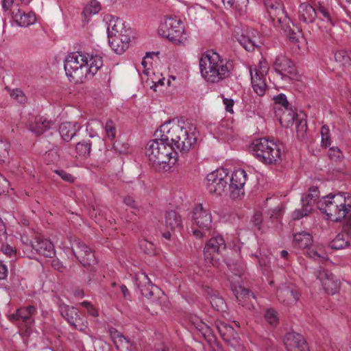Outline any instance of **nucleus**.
Listing matches in <instances>:
<instances>
[{
    "mask_svg": "<svg viewBox=\"0 0 351 351\" xmlns=\"http://www.w3.org/2000/svg\"><path fill=\"white\" fill-rule=\"evenodd\" d=\"M335 59L337 62H339L343 66L349 64L351 62V51H347L345 50L337 51L335 53Z\"/></svg>",
    "mask_w": 351,
    "mask_h": 351,
    "instance_id": "obj_43",
    "label": "nucleus"
},
{
    "mask_svg": "<svg viewBox=\"0 0 351 351\" xmlns=\"http://www.w3.org/2000/svg\"><path fill=\"white\" fill-rule=\"evenodd\" d=\"M280 27L287 34L292 42L296 43L298 41L297 34L301 32V29L299 27L295 26L297 32L291 27L290 22L284 23L280 25Z\"/></svg>",
    "mask_w": 351,
    "mask_h": 351,
    "instance_id": "obj_42",
    "label": "nucleus"
},
{
    "mask_svg": "<svg viewBox=\"0 0 351 351\" xmlns=\"http://www.w3.org/2000/svg\"><path fill=\"white\" fill-rule=\"evenodd\" d=\"M158 32L160 36L174 43H183L186 40L183 23L176 17H169L160 25Z\"/></svg>",
    "mask_w": 351,
    "mask_h": 351,
    "instance_id": "obj_7",
    "label": "nucleus"
},
{
    "mask_svg": "<svg viewBox=\"0 0 351 351\" xmlns=\"http://www.w3.org/2000/svg\"><path fill=\"white\" fill-rule=\"evenodd\" d=\"M263 217L262 214L261 213H256L252 219L254 225L258 228V230L261 229V225L262 223Z\"/></svg>",
    "mask_w": 351,
    "mask_h": 351,
    "instance_id": "obj_58",
    "label": "nucleus"
},
{
    "mask_svg": "<svg viewBox=\"0 0 351 351\" xmlns=\"http://www.w3.org/2000/svg\"><path fill=\"white\" fill-rule=\"evenodd\" d=\"M8 276V269L5 265L0 261V280H4Z\"/></svg>",
    "mask_w": 351,
    "mask_h": 351,
    "instance_id": "obj_61",
    "label": "nucleus"
},
{
    "mask_svg": "<svg viewBox=\"0 0 351 351\" xmlns=\"http://www.w3.org/2000/svg\"><path fill=\"white\" fill-rule=\"evenodd\" d=\"M274 70L282 76V79H294L297 75L295 65L286 56H277L272 64Z\"/></svg>",
    "mask_w": 351,
    "mask_h": 351,
    "instance_id": "obj_13",
    "label": "nucleus"
},
{
    "mask_svg": "<svg viewBox=\"0 0 351 351\" xmlns=\"http://www.w3.org/2000/svg\"><path fill=\"white\" fill-rule=\"evenodd\" d=\"M82 52L72 53L65 59L64 62L66 75L71 82H82L86 78V64Z\"/></svg>",
    "mask_w": 351,
    "mask_h": 351,
    "instance_id": "obj_6",
    "label": "nucleus"
},
{
    "mask_svg": "<svg viewBox=\"0 0 351 351\" xmlns=\"http://www.w3.org/2000/svg\"><path fill=\"white\" fill-rule=\"evenodd\" d=\"M209 231V230H202L199 228L197 229H193V234L194 237H195L197 239H202L204 237L206 233V232Z\"/></svg>",
    "mask_w": 351,
    "mask_h": 351,
    "instance_id": "obj_60",
    "label": "nucleus"
},
{
    "mask_svg": "<svg viewBox=\"0 0 351 351\" xmlns=\"http://www.w3.org/2000/svg\"><path fill=\"white\" fill-rule=\"evenodd\" d=\"M69 241L71 244V251L75 257L83 267L92 270L97 263L95 252L75 237L71 236Z\"/></svg>",
    "mask_w": 351,
    "mask_h": 351,
    "instance_id": "obj_8",
    "label": "nucleus"
},
{
    "mask_svg": "<svg viewBox=\"0 0 351 351\" xmlns=\"http://www.w3.org/2000/svg\"><path fill=\"white\" fill-rule=\"evenodd\" d=\"M84 61L86 62V78L88 74L93 76L97 73L103 65L102 57L99 55L84 53Z\"/></svg>",
    "mask_w": 351,
    "mask_h": 351,
    "instance_id": "obj_23",
    "label": "nucleus"
},
{
    "mask_svg": "<svg viewBox=\"0 0 351 351\" xmlns=\"http://www.w3.org/2000/svg\"><path fill=\"white\" fill-rule=\"evenodd\" d=\"M123 202L128 206L131 208H135V201L134 199L130 197V196H126L123 199Z\"/></svg>",
    "mask_w": 351,
    "mask_h": 351,
    "instance_id": "obj_64",
    "label": "nucleus"
},
{
    "mask_svg": "<svg viewBox=\"0 0 351 351\" xmlns=\"http://www.w3.org/2000/svg\"><path fill=\"white\" fill-rule=\"evenodd\" d=\"M123 23L121 19H117L115 21H110L107 29L108 38H112L113 36H117V35L119 34L120 33H123Z\"/></svg>",
    "mask_w": 351,
    "mask_h": 351,
    "instance_id": "obj_36",
    "label": "nucleus"
},
{
    "mask_svg": "<svg viewBox=\"0 0 351 351\" xmlns=\"http://www.w3.org/2000/svg\"><path fill=\"white\" fill-rule=\"evenodd\" d=\"M223 104L226 106V110L227 112H229L230 113H233V106H234V101L232 99H228L224 98Z\"/></svg>",
    "mask_w": 351,
    "mask_h": 351,
    "instance_id": "obj_59",
    "label": "nucleus"
},
{
    "mask_svg": "<svg viewBox=\"0 0 351 351\" xmlns=\"http://www.w3.org/2000/svg\"><path fill=\"white\" fill-rule=\"evenodd\" d=\"M136 281L138 282H137V286L141 294L147 298L153 296L154 289H158L157 287L152 285L147 276L144 274L138 276L136 278Z\"/></svg>",
    "mask_w": 351,
    "mask_h": 351,
    "instance_id": "obj_27",
    "label": "nucleus"
},
{
    "mask_svg": "<svg viewBox=\"0 0 351 351\" xmlns=\"http://www.w3.org/2000/svg\"><path fill=\"white\" fill-rule=\"evenodd\" d=\"M92 143L90 140L82 141L76 144L75 149L78 155L86 158L90 155Z\"/></svg>",
    "mask_w": 351,
    "mask_h": 351,
    "instance_id": "obj_41",
    "label": "nucleus"
},
{
    "mask_svg": "<svg viewBox=\"0 0 351 351\" xmlns=\"http://www.w3.org/2000/svg\"><path fill=\"white\" fill-rule=\"evenodd\" d=\"M105 130L107 136L111 139L114 138L116 135L115 124L112 120H108L105 125Z\"/></svg>",
    "mask_w": 351,
    "mask_h": 351,
    "instance_id": "obj_53",
    "label": "nucleus"
},
{
    "mask_svg": "<svg viewBox=\"0 0 351 351\" xmlns=\"http://www.w3.org/2000/svg\"><path fill=\"white\" fill-rule=\"evenodd\" d=\"M198 331H199L204 337L210 335H213L215 331L213 326L211 327L204 323L203 321L200 322L197 326L195 327Z\"/></svg>",
    "mask_w": 351,
    "mask_h": 351,
    "instance_id": "obj_50",
    "label": "nucleus"
},
{
    "mask_svg": "<svg viewBox=\"0 0 351 351\" xmlns=\"http://www.w3.org/2000/svg\"><path fill=\"white\" fill-rule=\"evenodd\" d=\"M282 145L266 138L255 139L250 147V151L265 164H277L281 160Z\"/></svg>",
    "mask_w": 351,
    "mask_h": 351,
    "instance_id": "obj_5",
    "label": "nucleus"
},
{
    "mask_svg": "<svg viewBox=\"0 0 351 351\" xmlns=\"http://www.w3.org/2000/svg\"><path fill=\"white\" fill-rule=\"evenodd\" d=\"M108 42L112 49L118 54L123 53L127 49L126 44H121L117 36H113L112 38H108Z\"/></svg>",
    "mask_w": 351,
    "mask_h": 351,
    "instance_id": "obj_45",
    "label": "nucleus"
},
{
    "mask_svg": "<svg viewBox=\"0 0 351 351\" xmlns=\"http://www.w3.org/2000/svg\"><path fill=\"white\" fill-rule=\"evenodd\" d=\"M81 129V125L77 123L64 122L59 127V132L62 138L66 142L70 141Z\"/></svg>",
    "mask_w": 351,
    "mask_h": 351,
    "instance_id": "obj_25",
    "label": "nucleus"
},
{
    "mask_svg": "<svg viewBox=\"0 0 351 351\" xmlns=\"http://www.w3.org/2000/svg\"><path fill=\"white\" fill-rule=\"evenodd\" d=\"M232 64L222 58L213 50H208L199 59V69L202 76L210 83H218L228 78L231 73Z\"/></svg>",
    "mask_w": 351,
    "mask_h": 351,
    "instance_id": "obj_2",
    "label": "nucleus"
},
{
    "mask_svg": "<svg viewBox=\"0 0 351 351\" xmlns=\"http://www.w3.org/2000/svg\"><path fill=\"white\" fill-rule=\"evenodd\" d=\"M267 12L275 26L280 25L286 22H291L288 17L283 3L279 0H264Z\"/></svg>",
    "mask_w": 351,
    "mask_h": 351,
    "instance_id": "obj_12",
    "label": "nucleus"
},
{
    "mask_svg": "<svg viewBox=\"0 0 351 351\" xmlns=\"http://www.w3.org/2000/svg\"><path fill=\"white\" fill-rule=\"evenodd\" d=\"M36 313V308L33 305L19 308L16 313L9 315L8 319L12 322H16L19 327L24 326L26 331L31 328L34 322L33 315Z\"/></svg>",
    "mask_w": 351,
    "mask_h": 351,
    "instance_id": "obj_14",
    "label": "nucleus"
},
{
    "mask_svg": "<svg viewBox=\"0 0 351 351\" xmlns=\"http://www.w3.org/2000/svg\"><path fill=\"white\" fill-rule=\"evenodd\" d=\"M10 145L7 141L0 140V159L4 160L8 156Z\"/></svg>",
    "mask_w": 351,
    "mask_h": 351,
    "instance_id": "obj_54",
    "label": "nucleus"
},
{
    "mask_svg": "<svg viewBox=\"0 0 351 351\" xmlns=\"http://www.w3.org/2000/svg\"><path fill=\"white\" fill-rule=\"evenodd\" d=\"M319 191L317 186H312L309 188L308 193L303 195L302 197V204L308 205L313 209V206L319 197Z\"/></svg>",
    "mask_w": 351,
    "mask_h": 351,
    "instance_id": "obj_38",
    "label": "nucleus"
},
{
    "mask_svg": "<svg viewBox=\"0 0 351 351\" xmlns=\"http://www.w3.org/2000/svg\"><path fill=\"white\" fill-rule=\"evenodd\" d=\"M322 144L324 147H328L331 144L330 130L328 127L324 125L321 129Z\"/></svg>",
    "mask_w": 351,
    "mask_h": 351,
    "instance_id": "obj_49",
    "label": "nucleus"
},
{
    "mask_svg": "<svg viewBox=\"0 0 351 351\" xmlns=\"http://www.w3.org/2000/svg\"><path fill=\"white\" fill-rule=\"evenodd\" d=\"M315 275L320 280L326 291L331 295L337 292L340 282L335 276L328 271L322 269L315 270Z\"/></svg>",
    "mask_w": 351,
    "mask_h": 351,
    "instance_id": "obj_16",
    "label": "nucleus"
},
{
    "mask_svg": "<svg viewBox=\"0 0 351 351\" xmlns=\"http://www.w3.org/2000/svg\"><path fill=\"white\" fill-rule=\"evenodd\" d=\"M257 37L256 36H250L242 34L238 39L239 43L248 51H253L257 45Z\"/></svg>",
    "mask_w": 351,
    "mask_h": 351,
    "instance_id": "obj_39",
    "label": "nucleus"
},
{
    "mask_svg": "<svg viewBox=\"0 0 351 351\" xmlns=\"http://www.w3.org/2000/svg\"><path fill=\"white\" fill-rule=\"evenodd\" d=\"M112 335V338L114 339V344L116 345L117 348L119 347V346L117 345V342L116 341V339H117L119 340V342H121V343H123V342H125L127 346H129L130 345V341L129 339L126 338L125 336H123L121 333H120L118 331H115L114 333Z\"/></svg>",
    "mask_w": 351,
    "mask_h": 351,
    "instance_id": "obj_55",
    "label": "nucleus"
},
{
    "mask_svg": "<svg viewBox=\"0 0 351 351\" xmlns=\"http://www.w3.org/2000/svg\"><path fill=\"white\" fill-rule=\"evenodd\" d=\"M56 173L63 180L72 183L75 180V178L70 173L66 172L64 170H56Z\"/></svg>",
    "mask_w": 351,
    "mask_h": 351,
    "instance_id": "obj_57",
    "label": "nucleus"
},
{
    "mask_svg": "<svg viewBox=\"0 0 351 351\" xmlns=\"http://www.w3.org/2000/svg\"><path fill=\"white\" fill-rule=\"evenodd\" d=\"M12 14L15 21L22 27H27L32 25L36 20L35 14L32 12L25 13L24 11L17 9L16 10H13Z\"/></svg>",
    "mask_w": 351,
    "mask_h": 351,
    "instance_id": "obj_28",
    "label": "nucleus"
},
{
    "mask_svg": "<svg viewBox=\"0 0 351 351\" xmlns=\"http://www.w3.org/2000/svg\"><path fill=\"white\" fill-rule=\"evenodd\" d=\"M313 243V237L307 232H300L294 234L293 244L295 247L305 249Z\"/></svg>",
    "mask_w": 351,
    "mask_h": 351,
    "instance_id": "obj_29",
    "label": "nucleus"
},
{
    "mask_svg": "<svg viewBox=\"0 0 351 351\" xmlns=\"http://www.w3.org/2000/svg\"><path fill=\"white\" fill-rule=\"evenodd\" d=\"M313 209L310 207L309 204L306 205L302 204V208L301 209H297L292 213V218L293 220H299L304 217L307 216Z\"/></svg>",
    "mask_w": 351,
    "mask_h": 351,
    "instance_id": "obj_46",
    "label": "nucleus"
},
{
    "mask_svg": "<svg viewBox=\"0 0 351 351\" xmlns=\"http://www.w3.org/2000/svg\"><path fill=\"white\" fill-rule=\"evenodd\" d=\"M284 343L288 351H308L305 339L295 332H287L284 337Z\"/></svg>",
    "mask_w": 351,
    "mask_h": 351,
    "instance_id": "obj_19",
    "label": "nucleus"
},
{
    "mask_svg": "<svg viewBox=\"0 0 351 351\" xmlns=\"http://www.w3.org/2000/svg\"><path fill=\"white\" fill-rule=\"evenodd\" d=\"M232 291L237 300L242 305H245L247 302V300L250 299V297L255 298L254 293L251 292L248 289H246L243 287L239 286L235 287Z\"/></svg>",
    "mask_w": 351,
    "mask_h": 351,
    "instance_id": "obj_35",
    "label": "nucleus"
},
{
    "mask_svg": "<svg viewBox=\"0 0 351 351\" xmlns=\"http://www.w3.org/2000/svg\"><path fill=\"white\" fill-rule=\"evenodd\" d=\"M252 84L254 90L259 96H263L266 90L267 85L265 80L262 79L257 71L255 72V75H253L252 71L250 72Z\"/></svg>",
    "mask_w": 351,
    "mask_h": 351,
    "instance_id": "obj_33",
    "label": "nucleus"
},
{
    "mask_svg": "<svg viewBox=\"0 0 351 351\" xmlns=\"http://www.w3.org/2000/svg\"><path fill=\"white\" fill-rule=\"evenodd\" d=\"M224 5L233 9L239 15H243L247 10L249 0H221Z\"/></svg>",
    "mask_w": 351,
    "mask_h": 351,
    "instance_id": "obj_32",
    "label": "nucleus"
},
{
    "mask_svg": "<svg viewBox=\"0 0 351 351\" xmlns=\"http://www.w3.org/2000/svg\"><path fill=\"white\" fill-rule=\"evenodd\" d=\"M10 96L20 104H24L27 101V97L23 92L19 89H14L10 93Z\"/></svg>",
    "mask_w": 351,
    "mask_h": 351,
    "instance_id": "obj_52",
    "label": "nucleus"
},
{
    "mask_svg": "<svg viewBox=\"0 0 351 351\" xmlns=\"http://www.w3.org/2000/svg\"><path fill=\"white\" fill-rule=\"evenodd\" d=\"M296 135L300 141H304L306 138V132L308 130L307 121L305 119V114L297 116L295 121Z\"/></svg>",
    "mask_w": 351,
    "mask_h": 351,
    "instance_id": "obj_34",
    "label": "nucleus"
},
{
    "mask_svg": "<svg viewBox=\"0 0 351 351\" xmlns=\"http://www.w3.org/2000/svg\"><path fill=\"white\" fill-rule=\"evenodd\" d=\"M140 248L148 255H154L156 252V247L154 244L145 239H143L139 243Z\"/></svg>",
    "mask_w": 351,
    "mask_h": 351,
    "instance_id": "obj_47",
    "label": "nucleus"
},
{
    "mask_svg": "<svg viewBox=\"0 0 351 351\" xmlns=\"http://www.w3.org/2000/svg\"><path fill=\"white\" fill-rule=\"evenodd\" d=\"M55 127V123L44 117H36L27 125L28 130L36 136H40Z\"/></svg>",
    "mask_w": 351,
    "mask_h": 351,
    "instance_id": "obj_22",
    "label": "nucleus"
},
{
    "mask_svg": "<svg viewBox=\"0 0 351 351\" xmlns=\"http://www.w3.org/2000/svg\"><path fill=\"white\" fill-rule=\"evenodd\" d=\"M316 10L317 15L320 14L323 16V17L319 18L322 21H326L330 23H332L328 10L326 8L321 4H319V6L316 8Z\"/></svg>",
    "mask_w": 351,
    "mask_h": 351,
    "instance_id": "obj_51",
    "label": "nucleus"
},
{
    "mask_svg": "<svg viewBox=\"0 0 351 351\" xmlns=\"http://www.w3.org/2000/svg\"><path fill=\"white\" fill-rule=\"evenodd\" d=\"M32 248L38 254L47 258H52L56 254L53 243L48 239H37L32 243Z\"/></svg>",
    "mask_w": 351,
    "mask_h": 351,
    "instance_id": "obj_24",
    "label": "nucleus"
},
{
    "mask_svg": "<svg viewBox=\"0 0 351 351\" xmlns=\"http://www.w3.org/2000/svg\"><path fill=\"white\" fill-rule=\"evenodd\" d=\"M166 227L171 230L182 228V220L180 216L174 210H170L165 215Z\"/></svg>",
    "mask_w": 351,
    "mask_h": 351,
    "instance_id": "obj_30",
    "label": "nucleus"
},
{
    "mask_svg": "<svg viewBox=\"0 0 351 351\" xmlns=\"http://www.w3.org/2000/svg\"><path fill=\"white\" fill-rule=\"evenodd\" d=\"M101 10L100 3L97 0H91L90 4L86 6L82 12L84 21H88V18L93 15L98 13Z\"/></svg>",
    "mask_w": 351,
    "mask_h": 351,
    "instance_id": "obj_40",
    "label": "nucleus"
},
{
    "mask_svg": "<svg viewBox=\"0 0 351 351\" xmlns=\"http://www.w3.org/2000/svg\"><path fill=\"white\" fill-rule=\"evenodd\" d=\"M351 238V215L346 219L341 232L332 240L329 246L334 250H342L350 246L348 238Z\"/></svg>",
    "mask_w": 351,
    "mask_h": 351,
    "instance_id": "obj_17",
    "label": "nucleus"
},
{
    "mask_svg": "<svg viewBox=\"0 0 351 351\" xmlns=\"http://www.w3.org/2000/svg\"><path fill=\"white\" fill-rule=\"evenodd\" d=\"M214 330L215 329L221 337L227 343L234 345L238 343L239 339L238 333L230 325L217 320L215 322L213 326Z\"/></svg>",
    "mask_w": 351,
    "mask_h": 351,
    "instance_id": "obj_21",
    "label": "nucleus"
},
{
    "mask_svg": "<svg viewBox=\"0 0 351 351\" xmlns=\"http://www.w3.org/2000/svg\"><path fill=\"white\" fill-rule=\"evenodd\" d=\"M1 251L9 256H11L12 254H15V250L13 249V247L8 245L5 246L3 245L1 248Z\"/></svg>",
    "mask_w": 351,
    "mask_h": 351,
    "instance_id": "obj_63",
    "label": "nucleus"
},
{
    "mask_svg": "<svg viewBox=\"0 0 351 351\" xmlns=\"http://www.w3.org/2000/svg\"><path fill=\"white\" fill-rule=\"evenodd\" d=\"M317 208L331 220L341 221L351 210V197L346 193H330L318 202Z\"/></svg>",
    "mask_w": 351,
    "mask_h": 351,
    "instance_id": "obj_4",
    "label": "nucleus"
},
{
    "mask_svg": "<svg viewBox=\"0 0 351 351\" xmlns=\"http://www.w3.org/2000/svg\"><path fill=\"white\" fill-rule=\"evenodd\" d=\"M155 139L149 141L145 147V154L153 166L164 165H173L177 160V152L167 141H163V133H160V130H156Z\"/></svg>",
    "mask_w": 351,
    "mask_h": 351,
    "instance_id": "obj_3",
    "label": "nucleus"
},
{
    "mask_svg": "<svg viewBox=\"0 0 351 351\" xmlns=\"http://www.w3.org/2000/svg\"><path fill=\"white\" fill-rule=\"evenodd\" d=\"M230 176L226 169H217L207 175L206 188L210 193L221 195L228 187Z\"/></svg>",
    "mask_w": 351,
    "mask_h": 351,
    "instance_id": "obj_9",
    "label": "nucleus"
},
{
    "mask_svg": "<svg viewBox=\"0 0 351 351\" xmlns=\"http://www.w3.org/2000/svg\"><path fill=\"white\" fill-rule=\"evenodd\" d=\"M247 174L243 169H238L230 176L228 184L230 191V197L238 199L244 195L243 186L247 180Z\"/></svg>",
    "mask_w": 351,
    "mask_h": 351,
    "instance_id": "obj_15",
    "label": "nucleus"
},
{
    "mask_svg": "<svg viewBox=\"0 0 351 351\" xmlns=\"http://www.w3.org/2000/svg\"><path fill=\"white\" fill-rule=\"evenodd\" d=\"M284 109L279 118V121L283 127L289 128L296 121L297 116H301L302 114H296L291 106Z\"/></svg>",
    "mask_w": 351,
    "mask_h": 351,
    "instance_id": "obj_31",
    "label": "nucleus"
},
{
    "mask_svg": "<svg viewBox=\"0 0 351 351\" xmlns=\"http://www.w3.org/2000/svg\"><path fill=\"white\" fill-rule=\"evenodd\" d=\"M276 297L281 303L291 305L298 300L299 293L293 285H282L277 289Z\"/></svg>",
    "mask_w": 351,
    "mask_h": 351,
    "instance_id": "obj_20",
    "label": "nucleus"
},
{
    "mask_svg": "<svg viewBox=\"0 0 351 351\" xmlns=\"http://www.w3.org/2000/svg\"><path fill=\"white\" fill-rule=\"evenodd\" d=\"M226 249L225 240L221 235L211 237L206 243L204 249V260L215 267L219 266V260L215 258L216 254H222Z\"/></svg>",
    "mask_w": 351,
    "mask_h": 351,
    "instance_id": "obj_10",
    "label": "nucleus"
},
{
    "mask_svg": "<svg viewBox=\"0 0 351 351\" xmlns=\"http://www.w3.org/2000/svg\"><path fill=\"white\" fill-rule=\"evenodd\" d=\"M299 19L305 23H313L317 18L316 8L308 3H302L299 6Z\"/></svg>",
    "mask_w": 351,
    "mask_h": 351,
    "instance_id": "obj_26",
    "label": "nucleus"
},
{
    "mask_svg": "<svg viewBox=\"0 0 351 351\" xmlns=\"http://www.w3.org/2000/svg\"><path fill=\"white\" fill-rule=\"evenodd\" d=\"M59 310L61 315L73 328L86 332L88 328V322L84 315L80 314L77 308L65 304H60Z\"/></svg>",
    "mask_w": 351,
    "mask_h": 351,
    "instance_id": "obj_11",
    "label": "nucleus"
},
{
    "mask_svg": "<svg viewBox=\"0 0 351 351\" xmlns=\"http://www.w3.org/2000/svg\"><path fill=\"white\" fill-rule=\"evenodd\" d=\"M160 133H163L162 140L168 141L177 152L178 158L193 149L197 142V129L193 125L183 126L168 121L160 127Z\"/></svg>",
    "mask_w": 351,
    "mask_h": 351,
    "instance_id": "obj_1",
    "label": "nucleus"
},
{
    "mask_svg": "<svg viewBox=\"0 0 351 351\" xmlns=\"http://www.w3.org/2000/svg\"><path fill=\"white\" fill-rule=\"evenodd\" d=\"M275 102L277 104H280L284 108L291 106L290 104L287 99L286 95L281 93L274 97Z\"/></svg>",
    "mask_w": 351,
    "mask_h": 351,
    "instance_id": "obj_56",
    "label": "nucleus"
},
{
    "mask_svg": "<svg viewBox=\"0 0 351 351\" xmlns=\"http://www.w3.org/2000/svg\"><path fill=\"white\" fill-rule=\"evenodd\" d=\"M328 156L331 160L335 162H340L343 159V154L338 147H331L328 150Z\"/></svg>",
    "mask_w": 351,
    "mask_h": 351,
    "instance_id": "obj_48",
    "label": "nucleus"
},
{
    "mask_svg": "<svg viewBox=\"0 0 351 351\" xmlns=\"http://www.w3.org/2000/svg\"><path fill=\"white\" fill-rule=\"evenodd\" d=\"M117 38L119 39L121 44H126L127 49L128 48V44L130 42V38L128 36L123 35V33H120L117 35Z\"/></svg>",
    "mask_w": 351,
    "mask_h": 351,
    "instance_id": "obj_62",
    "label": "nucleus"
},
{
    "mask_svg": "<svg viewBox=\"0 0 351 351\" xmlns=\"http://www.w3.org/2000/svg\"><path fill=\"white\" fill-rule=\"evenodd\" d=\"M210 302L213 308H215L217 311H224L226 307V304L225 303L224 300L217 295H213L210 298Z\"/></svg>",
    "mask_w": 351,
    "mask_h": 351,
    "instance_id": "obj_44",
    "label": "nucleus"
},
{
    "mask_svg": "<svg viewBox=\"0 0 351 351\" xmlns=\"http://www.w3.org/2000/svg\"><path fill=\"white\" fill-rule=\"evenodd\" d=\"M263 317L271 327H276L279 323L278 313L274 308H266L263 311Z\"/></svg>",
    "mask_w": 351,
    "mask_h": 351,
    "instance_id": "obj_37",
    "label": "nucleus"
},
{
    "mask_svg": "<svg viewBox=\"0 0 351 351\" xmlns=\"http://www.w3.org/2000/svg\"><path fill=\"white\" fill-rule=\"evenodd\" d=\"M193 221L202 230H210L212 226V217L208 208L202 204H197L193 210Z\"/></svg>",
    "mask_w": 351,
    "mask_h": 351,
    "instance_id": "obj_18",
    "label": "nucleus"
}]
</instances>
